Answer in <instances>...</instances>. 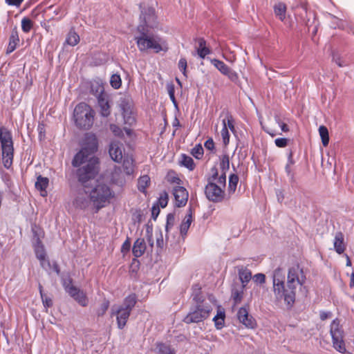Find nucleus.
<instances>
[{"mask_svg": "<svg viewBox=\"0 0 354 354\" xmlns=\"http://www.w3.org/2000/svg\"><path fill=\"white\" fill-rule=\"evenodd\" d=\"M109 99V97L108 94L104 96H101L97 99V103L100 108V113L103 117H108L111 113Z\"/></svg>", "mask_w": 354, "mask_h": 354, "instance_id": "f3484780", "label": "nucleus"}, {"mask_svg": "<svg viewBox=\"0 0 354 354\" xmlns=\"http://www.w3.org/2000/svg\"><path fill=\"white\" fill-rule=\"evenodd\" d=\"M147 250L146 243L144 239L139 238L133 243L132 252L136 257L142 256Z\"/></svg>", "mask_w": 354, "mask_h": 354, "instance_id": "a211bd4d", "label": "nucleus"}, {"mask_svg": "<svg viewBox=\"0 0 354 354\" xmlns=\"http://www.w3.org/2000/svg\"><path fill=\"white\" fill-rule=\"evenodd\" d=\"M330 315V313L329 312H324V311H322L320 313V319L322 320H325L327 318L329 317V316Z\"/></svg>", "mask_w": 354, "mask_h": 354, "instance_id": "774afa93", "label": "nucleus"}, {"mask_svg": "<svg viewBox=\"0 0 354 354\" xmlns=\"http://www.w3.org/2000/svg\"><path fill=\"white\" fill-rule=\"evenodd\" d=\"M33 248L35 252V255L39 260L44 259L46 257V251L44 249V246L43 245L41 241H40L39 237H35L33 239Z\"/></svg>", "mask_w": 354, "mask_h": 354, "instance_id": "412c9836", "label": "nucleus"}, {"mask_svg": "<svg viewBox=\"0 0 354 354\" xmlns=\"http://www.w3.org/2000/svg\"><path fill=\"white\" fill-rule=\"evenodd\" d=\"M334 348L341 353L346 352V345L344 341V331L339 325L337 319H334L330 324V329Z\"/></svg>", "mask_w": 354, "mask_h": 354, "instance_id": "9d476101", "label": "nucleus"}, {"mask_svg": "<svg viewBox=\"0 0 354 354\" xmlns=\"http://www.w3.org/2000/svg\"><path fill=\"white\" fill-rule=\"evenodd\" d=\"M180 164L183 166L189 169V170H193L195 167V165L192 158L185 154H183L181 156Z\"/></svg>", "mask_w": 354, "mask_h": 354, "instance_id": "2f4dec72", "label": "nucleus"}, {"mask_svg": "<svg viewBox=\"0 0 354 354\" xmlns=\"http://www.w3.org/2000/svg\"><path fill=\"white\" fill-rule=\"evenodd\" d=\"M333 245L335 250L338 254H342L344 252L346 246L344 241V235L341 232L335 234Z\"/></svg>", "mask_w": 354, "mask_h": 354, "instance_id": "4be33fe9", "label": "nucleus"}, {"mask_svg": "<svg viewBox=\"0 0 354 354\" xmlns=\"http://www.w3.org/2000/svg\"><path fill=\"white\" fill-rule=\"evenodd\" d=\"M147 11H148L147 15L144 16V20L146 24L149 23L151 20L153 19L154 12H155L154 9L152 8H148Z\"/></svg>", "mask_w": 354, "mask_h": 354, "instance_id": "864d4df0", "label": "nucleus"}, {"mask_svg": "<svg viewBox=\"0 0 354 354\" xmlns=\"http://www.w3.org/2000/svg\"><path fill=\"white\" fill-rule=\"evenodd\" d=\"M274 143L278 147H285L288 145V139L285 138H279L275 139Z\"/></svg>", "mask_w": 354, "mask_h": 354, "instance_id": "603ef678", "label": "nucleus"}, {"mask_svg": "<svg viewBox=\"0 0 354 354\" xmlns=\"http://www.w3.org/2000/svg\"><path fill=\"white\" fill-rule=\"evenodd\" d=\"M237 317L241 323L245 325L248 328H252L255 325L254 319L252 317H249L248 310L246 308H241L237 313Z\"/></svg>", "mask_w": 354, "mask_h": 354, "instance_id": "2eb2a0df", "label": "nucleus"}, {"mask_svg": "<svg viewBox=\"0 0 354 354\" xmlns=\"http://www.w3.org/2000/svg\"><path fill=\"white\" fill-rule=\"evenodd\" d=\"M168 93L174 106H177V102L174 96V88L172 85L168 86Z\"/></svg>", "mask_w": 354, "mask_h": 354, "instance_id": "13d9d810", "label": "nucleus"}, {"mask_svg": "<svg viewBox=\"0 0 354 354\" xmlns=\"http://www.w3.org/2000/svg\"><path fill=\"white\" fill-rule=\"evenodd\" d=\"M174 223V216L173 214H169L167 217V225H166V230L168 231L169 227L173 226Z\"/></svg>", "mask_w": 354, "mask_h": 354, "instance_id": "bf43d9fd", "label": "nucleus"}, {"mask_svg": "<svg viewBox=\"0 0 354 354\" xmlns=\"http://www.w3.org/2000/svg\"><path fill=\"white\" fill-rule=\"evenodd\" d=\"M160 213V208L158 206L153 205L151 208V216L156 220Z\"/></svg>", "mask_w": 354, "mask_h": 354, "instance_id": "e2e57ef3", "label": "nucleus"}, {"mask_svg": "<svg viewBox=\"0 0 354 354\" xmlns=\"http://www.w3.org/2000/svg\"><path fill=\"white\" fill-rule=\"evenodd\" d=\"M239 182V177L236 174H231L229 177V192L234 193Z\"/></svg>", "mask_w": 354, "mask_h": 354, "instance_id": "4c0bfd02", "label": "nucleus"}, {"mask_svg": "<svg viewBox=\"0 0 354 354\" xmlns=\"http://www.w3.org/2000/svg\"><path fill=\"white\" fill-rule=\"evenodd\" d=\"M196 41L198 44V46L196 48L197 54L201 59H204L211 51L209 48L206 46V41L203 38L196 39Z\"/></svg>", "mask_w": 354, "mask_h": 354, "instance_id": "5701e85b", "label": "nucleus"}, {"mask_svg": "<svg viewBox=\"0 0 354 354\" xmlns=\"http://www.w3.org/2000/svg\"><path fill=\"white\" fill-rule=\"evenodd\" d=\"M239 277L242 283L243 288L246 286V284L250 281L252 278V272L247 268H241L239 270Z\"/></svg>", "mask_w": 354, "mask_h": 354, "instance_id": "bb28decb", "label": "nucleus"}, {"mask_svg": "<svg viewBox=\"0 0 354 354\" xmlns=\"http://www.w3.org/2000/svg\"><path fill=\"white\" fill-rule=\"evenodd\" d=\"M205 147L209 150L213 149L214 148V143L213 140L210 138L206 140L205 142Z\"/></svg>", "mask_w": 354, "mask_h": 354, "instance_id": "338daca9", "label": "nucleus"}, {"mask_svg": "<svg viewBox=\"0 0 354 354\" xmlns=\"http://www.w3.org/2000/svg\"><path fill=\"white\" fill-rule=\"evenodd\" d=\"M225 311L223 309H218L217 310V314L213 318V321L214 322L215 327L217 329H221L224 326L225 322Z\"/></svg>", "mask_w": 354, "mask_h": 354, "instance_id": "cd10ccee", "label": "nucleus"}, {"mask_svg": "<svg viewBox=\"0 0 354 354\" xmlns=\"http://www.w3.org/2000/svg\"><path fill=\"white\" fill-rule=\"evenodd\" d=\"M39 261H40L41 266L44 269L47 270L51 268L50 263L48 259H46V257H44V259H42V260H39Z\"/></svg>", "mask_w": 354, "mask_h": 354, "instance_id": "052dcab7", "label": "nucleus"}, {"mask_svg": "<svg viewBox=\"0 0 354 354\" xmlns=\"http://www.w3.org/2000/svg\"><path fill=\"white\" fill-rule=\"evenodd\" d=\"M136 302V295H130L124 299L122 304L112 306L111 315L115 316L118 328H124Z\"/></svg>", "mask_w": 354, "mask_h": 354, "instance_id": "423d86ee", "label": "nucleus"}, {"mask_svg": "<svg viewBox=\"0 0 354 354\" xmlns=\"http://www.w3.org/2000/svg\"><path fill=\"white\" fill-rule=\"evenodd\" d=\"M223 129L221 131L223 142L225 145H227L230 142V133L226 126L225 120H223Z\"/></svg>", "mask_w": 354, "mask_h": 354, "instance_id": "58836bf2", "label": "nucleus"}, {"mask_svg": "<svg viewBox=\"0 0 354 354\" xmlns=\"http://www.w3.org/2000/svg\"><path fill=\"white\" fill-rule=\"evenodd\" d=\"M173 195L175 199V205L182 207L186 205L189 194L187 189L182 186H176L173 189Z\"/></svg>", "mask_w": 354, "mask_h": 354, "instance_id": "f8f14e48", "label": "nucleus"}, {"mask_svg": "<svg viewBox=\"0 0 354 354\" xmlns=\"http://www.w3.org/2000/svg\"><path fill=\"white\" fill-rule=\"evenodd\" d=\"M150 184V178L147 175H144L140 177L138 181V189L142 193L146 192L147 187Z\"/></svg>", "mask_w": 354, "mask_h": 354, "instance_id": "7c9ffc66", "label": "nucleus"}, {"mask_svg": "<svg viewBox=\"0 0 354 354\" xmlns=\"http://www.w3.org/2000/svg\"><path fill=\"white\" fill-rule=\"evenodd\" d=\"M294 165H295V160H293L292 152L290 151L288 153L287 163L285 166V171H286V173L288 177L289 178V180L290 183H294L295 181V171L293 169Z\"/></svg>", "mask_w": 354, "mask_h": 354, "instance_id": "6ab92c4d", "label": "nucleus"}, {"mask_svg": "<svg viewBox=\"0 0 354 354\" xmlns=\"http://www.w3.org/2000/svg\"><path fill=\"white\" fill-rule=\"evenodd\" d=\"M123 145L118 141H112L109 146V153L111 159L120 162L123 158Z\"/></svg>", "mask_w": 354, "mask_h": 354, "instance_id": "ddd939ff", "label": "nucleus"}, {"mask_svg": "<svg viewBox=\"0 0 354 354\" xmlns=\"http://www.w3.org/2000/svg\"><path fill=\"white\" fill-rule=\"evenodd\" d=\"M203 148L201 145H196L191 151V153L197 159H201L203 155Z\"/></svg>", "mask_w": 354, "mask_h": 354, "instance_id": "c03bdc74", "label": "nucleus"}, {"mask_svg": "<svg viewBox=\"0 0 354 354\" xmlns=\"http://www.w3.org/2000/svg\"><path fill=\"white\" fill-rule=\"evenodd\" d=\"M48 178L46 177H42L39 176L37 178L35 183V187L41 192V196H46L47 194L46 188L48 185Z\"/></svg>", "mask_w": 354, "mask_h": 354, "instance_id": "393cba45", "label": "nucleus"}, {"mask_svg": "<svg viewBox=\"0 0 354 354\" xmlns=\"http://www.w3.org/2000/svg\"><path fill=\"white\" fill-rule=\"evenodd\" d=\"M41 298L42 300L43 305L45 308H47L52 306L53 301L50 297H47L46 295H42Z\"/></svg>", "mask_w": 354, "mask_h": 354, "instance_id": "4d7b16f0", "label": "nucleus"}, {"mask_svg": "<svg viewBox=\"0 0 354 354\" xmlns=\"http://www.w3.org/2000/svg\"><path fill=\"white\" fill-rule=\"evenodd\" d=\"M275 15L281 20L283 21L286 18V6L283 3H278L274 6Z\"/></svg>", "mask_w": 354, "mask_h": 354, "instance_id": "c85d7f7f", "label": "nucleus"}, {"mask_svg": "<svg viewBox=\"0 0 354 354\" xmlns=\"http://www.w3.org/2000/svg\"><path fill=\"white\" fill-rule=\"evenodd\" d=\"M79 35L73 30H71L67 35L65 43L69 46H75L79 43Z\"/></svg>", "mask_w": 354, "mask_h": 354, "instance_id": "c756f323", "label": "nucleus"}, {"mask_svg": "<svg viewBox=\"0 0 354 354\" xmlns=\"http://www.w3.org/2000/svg\"><path fill=\"white\" fill-rule=\"evenodd\" d=\"M94 115L93 109L84 102L79 103L74 109L75 122L80 129H88L93 124Z\"/></svg>", "mask_w": 354, "mask_h": 354, "instance_id": "1a4fd4ad", "label": "nucleus"}, {"mask_svg": "<svg viewBox=\"0 0 354 354\" xmlns=\"http://www.w3.org/2000/svg\"><path fill=\"white\" fill-rule=\"evenodd\" d=\"M110 84L113 88L118 89L121 86L122 80L119 75L113 74L110 79Z\"/></svg>", "mask_w": 354, "mask_h": 354, "instance_id": "37998d69", "label": "nucleus"}, {"mask_svg": "<svg viewBox=\"0 0 354 354\" xmlns=\"http://www.w3.org/2000/svg\"><path fill=\"white\" fill-rule=\"evenodd\" d=\"M284 279L283 270L280 268L275 269L272 274V291L276 303L283 301L287 307L290 308L295 301L296 289L299 286H304L306 277L302 269L295 266L288 270L286 286Z\"/></svg>", "mask_w": 354, "mask_h": 354, "instance_id": "f03ea898", "label": "nucleus"}, {"mask_svg": "<svg viewBox=\"0 0 354 354\" xmlns=\"http://www.w3.org/2000/svg\"><path fill=\"white\" fill-rule=\"evenodd\" d=\"M89 196L95 212H97L110 203V201L114 198L115 194L108 185L99 183L91 189Z\"/></svg>", "mask_w": 354, "mask_h": 354, "instance_id": "6e6552de", "label": "nucleus"}, {"mask_svg": "<svg viewBox=\"0 0 354 354\" xmlns=\"http://www.w3.org/2000/svg\"><path fill=\"white\" fill-rule=\"evenodd\" d=\"M178 68L183 72V75H186L187 60L185 58H181L178 62Z\"/></svg>", "mask_w": 354, "mask_h": 354, "instance_id": "5fc2aeb1", "label": "nucleus"}, {"mask_svg": "<svg viewBox=\"0 0 354 354\" xmlns=\"http://www.w3.org/2000/svg\"><path fill=\"white\" fill-rule=\"evenodd\" d=\"M0 146L3 166L10 169L13 162L14 143L12 133L5 127H0Z\"/></svg>", "mask_w": 354, "mask_h": 354, "instance_id": "0eeeda50", "label": "nucleus"}, {"mask_svg": "<svg viewBox=\"0 0 354 354\" xmlns=\"http://www.w3.org/2000/svg\"><path fill=\"white\" fill-rule=\"evenodd\" d=\"M62 286L67 293H69V290L75 287L72 284V279L70 277L62 279Z\"/></svg>", "mask_w": 354, "mask_h": 354, "instance_id": "49530a36", "label": "nucleus"}, {"mask_svg": "<svg viewBox=\"0 0 354 354\" xmlns=\"http://www.w3.org/2000/svg\"><path fill=\"white\" fill-rule=\"evenodd\" d=\"M210 62L223 75L227 76L231 80L237 79V74L223 62L217 59H210Z\"/></svg>", "mask_w": 354, "mask_h": 354, "instance_id": "4468645a", "label": "nucleus"}, {"mask_svg": "<svg viewBox=\"0 0 354 354\" xmlns=\"http://www.w3.org/2000/svg\"><path fill=\"white\" fill-rule=\"evenodd\" d=\"M131 248V242L129 239H127L122 245V252H126L130 250Z\"/></svg>", "mask_w": 354, "mask_h": 354, "instance_id": "69168bd1", "label": "nucleus"}, {"mask_svg": "<svg viewBox=\"0 0 354 354\" xmlns=\"http://www.w3.org/2000/svg\"><path fill=\"white\" fill-rule=\"evenodd\" d=\"M218 170L214 167L212 169V176L208 178L205 194L207 198L214 203L221 202L225 196L224 189L226 185V176L221 174L218 177Z\"/></svg>", "mask_w": 354, "mask_h": 354, "instance_id": "20e7f679", "label": "nucleus"}, {"mask_svg": "<svg viewBox=\"0 0 354 354\" xmlns=\"http://www.w3.org/2000/svg\"><path fill=\"white\" fill-rule=\"evenodd\" d=\"M124 172L127 175H131L133 172V163L132 159L124 160L122 164Z\"/></svg>", "mask_w": 354, "mask_h": 354, "instance_id": "a19ab883", "label": "nucleus"}, {"mask_svg": "<svg viewBox=\"0 0 354 354\" xmlns=\"http://www.w3.org/2000/svg\"><path fill=\"white\" fill-rule=\"evenodd\" d=\"M91 201L89 194L84 189H80L75 196L73 203L78 209H85L88 207Z\"/></svg>", "mask_w": 354, "mask_h": 354, "instance_id": "9b49d317", "label": "nucleus"}, {"mask_svg": "<svg viewBox=\"0 0 354 354\" xmlns=\"http://www.w3.org/2000/svg\"><path fill=\"white\" fill-rule=\"evenodd\" d=\"M192 222V209L191 207L187 211V214L185 216L180 226V234L183 236L187 233V231Z\"/></svg>", "mask_w": 354, "mask_h": 354, "instance_id": "aec40b11", "label": "nucleus"}, {"mask_svg": "<svg viewBox=\"0 0 354 354\" xmlns=\"http://www.w3.org/2000/svg\"><path fill=\"white\" fill-rule=\"evenodd\" d=\"M109 307V301L108 300H104L101 304L100 308L97 310V316L100 317L104 315Z\"/></svg>", "mask_w": 354, "mask_h": 354, "instance_id": "a18cd8bd", "label": "nucleus"}, {"mask_svg": "<svg viewBox=\"0 0 354 354\" xmlns=\"http://www.w3.org/2000/svg\"><path fill=\"white\" fill-rule=\"evenodd\" d=\"M276 122L280 127L282 131L287 132L289 131V128L288 127L287 124L282 122L279 118H276Z\"/></svg>", "mask_w": 354, "mask_h": 354, "instance_id": "0e129e2a", "label": "nucleus"}, {"mask_svg": "<svg viewBox=\"0 0 354 354\" xmlns=\"http://www.w3.org/2000/svg\"><path fill=\"white\" fill-rule=\"evenodd\" d=\"M97 147L96 136L92 133H86L81 149L72 160L73 167L77 168L75 176L84 187H86L91 180L95 179L100 171L99 158L95 156Z\"/></svg>", "mask_w": 354, "mask_h": 354, "instance_id": "f257e3e1", "label": "nucleus"}, {"mask_svg": "<svg viewBox=\"0 0 354 354\" xmlns=\"http://www.w3.org/2000/svg\"><path fill=\"white\" fill-rule=\"evenodd\" d=\"M169 201V196L168 194L166 192H163L160 194L158 202H157V206H160L161 207L164 208L167 205Z\"/></svg>", "mask_w": 354, "mask_h": 354, "instance_id": "79ce46f5", "label": "nucleus"}, {"mask_svg": "<svg viewBox=\"0 0 354 354\" xmlns=\"http://www.w3.org/2000/svg\"><path fill=\"white\" fill-rule=\"evenodd\" d=\"M24 0H5V2L11 6L19 7Z\"/></svg>", "mask_w": 354, "mask_h": 354, "instance_id": "680f3d73", "label": "nucleus"}, {"mask_svg": "<svg viewBox=\"0 0 354 354\" xmlns=\"http://www.w3.org/2000/svg\"><path fill=\"white\" fill-rule=\"evenodd\" d=\"M226 121L227 128L230 129L232 132L234 131V119L231 115H227L226 118L224 119Z\"/></svg>", "mask_w": 354, "mask_h": 354, "instance_id": "8fccbe9b", "label": "nucleus"}, {"mask_svg": "<svg viewBox=\"0 0 354 354\" xmlns=\"http://www.w3.org/2000/svg\"><path fill=\"white\" fill-rule=\"evenodd\" d=\"M253 281L257 283L263 284L266 282V276L264 274L258 273L253 276Z\"/></svg>", "mask_w": 354, "mask_h": 354, "instance_id": "3c124183", "label": "nucleus"}, {"mask_svg": "<svg viewBox=\"0 0 354 354\" xmlns=\"http://www.w3.org/2000/svg\"><path fill=\"white\" fill-rule=\"evenodd\" d=\"M220 167L223 171L222 174H225L230 169V158L227 154H223L220 157Z\"/></svg>", "mask_w": 354, "mask_h": 354, "instance_id": "72a5a7b5", "label": "nucleus"}, {"mask_svg": "<svg viewBox=\"0 0 354 354\" xmlns=\"http://www.w3.org/2000/svg\"><path fill=\"white\" fill-rule=\"evenodd\" d=\"M192 297L193 300L196 302V306L184 318L183 321L186 324L201 322L207 319L212 310L209 303L202 299L200 288L194 291Z\"/></svg>", "mask_w": 354, "mask_h": 354, "instance_id": "39448f33", "label": "nucleus"}, {"mask_svg": "<svg viewBox=\"0 0 354 354\" xmlns=\"http://www.w3.org/2000/svg\"><path fill=\"white\" fill-rule=\"evenodd\" d=\"M130 99L131 98L127 96L120 98L119 106L124 115V118H125L126 115L130 113L131 111V102Z\"/></svg>", "mask_w": 354, "mask_h": 354, "instance_id": "a878e982", "label": "nucleus"}, {"mask_svg": "<svg viewBox=\"0 0 354 354\" xmlns=\"http://www.w3.org/2000/svg\"><path fill=\"white\" fill-rule=\"evenodd\" d=\"M245 288L243 286L239 289H233L232 292V297L234 301L235 304H239L243 295V290Z\"/></svg>", "mask_w": 354, "mask_h": 354, "instance_id": "f704fd0d", "label": "nucleus"}, {"mask_svg": "<svg viewBox=\"0 0 354 354\" xmlns=\"http://www.w3.org/2000/svg\"><path fill=\"white\" fill-rule=\"evenodd\" d=\"M333 61L339 67H344L347 65V63L342 60L338 55H334L333 57Z\"/></svg>", "mask_w": 354, "mask_h": 354, "instance_id": "6e6d98bb", "label": "nucleus"}, {"mask_svg": "<svg viewBox=\"0 0 354 354\" xmlns=\"http://www.w3.org/2000/svg\"><path fill=\"white\" fill-rule=\"evenodd\" d=\"M138 32L139 35L135 36L134 39L140 51L145 52L151 49L158 53L168 50L169 47L166 40L158 35L149 33L145 26H138Z\"/></svg>", "mask_w": 354, "mask_h": 354, "instance_id": "7ed1b4c3", "label": "nucleus"}, {"mask_svg": "<svg viewBox=\"0 0 354 354\" xmlns=\"http://www.w3.org/2000/svg\"><path fill=\"white\" fill-rule=\"evenodd\" d=\"M110 129L115 136L122 137L123 136V129L116 124H111Z\"/></svg>", "mask_w": 354, "mask_h": 354, "instance_id": "09e8293b", "label": "nucleus"}, {"mask_svg": "<svg viewBox=\"0 0 354 354\" xmlns=\"http://www.w3.org/2000/svg\"><path fill=\"white\" fill-rule=\"evenodd\" d=\"M68 294L82 306H86L88 305V300L85 292L77 287L69 290Z\"/></svg>", "mask_w": 354, "mask_h": 354, "instance_id": "dca6fc26", "label": "nucleus"}, {"mask_svg": "<svg viewBox=\"0 0 354 354\" xmlns=\"http://www.w3.org/2000/svg\"><path fill=\"white\" fill-rule=\"evenodd\" d=\"M19 38L17 34H12L10 37V41L7 48V53H10L15 50Z\"/></svg>", "mask_w": 354, "mask_h": 354, "instance_id": "e433bc0d", "label": "nucleus"}, {"mask_svg": "<svg viewBox=\"0 0 354 354\" xmlns=\"http://www.w3.org/2000/svg\"><path fill=\"white\" fill-rule=\"evenodd\" d=\"M33 26V22L28 17H24L21 19V29L22 30L28 33L30 31Z\"/></svg>", "mask_w": 354, "mask_h": 354, "instance_id": "ea45409f", "label": "nucleus"}, {"mask_svg": "<svg viewBox=\"0 0 354 354\" xmlns=\"http://www.w3.org/2000/svg\"><path fill=\"white\" fill-rule=\"evenodd\" d=\"M156 246L160 249L162 250L164 248V240L163 236L161 231H159L158 232H156Z\"/></svg>", "mask_w": 354, "mask_h": 354, "instance_id": "de8ad7c7", "label": "nucleus"}, {"mask_svg": "<svg viewBox=\"0 0 354 354\" xmlns=\"http://www.w3.org/2000/svg\"><path fill=\"white\" fill-rule=\"evenodd\" d=\"M91 93L98 99L101 96L107 95L102 83L94 81L91 83Z\"/></svg>", "mask_w": 354, "mask_h": 354, "instance_id": "b1692460", "label": "nucleus"}, {"mask_svg": "<svg viewBox=\"0 0 354 354\" xmlns=\"http://www.w3.org/2000/svg\"><path fill=\"white\" fill-rule=\"evenodd\" d=\"M156 349L160 354H175V351L169 345L162 343H158Z\"/></svg>", "mask_w": 354, "mask_h": 354, "instance_id": "c9c22d12", "label": "nucleus"}, {"mask_svg": "<svg viewBox=\"0 0 354 354\" xmlns=\"http://www.w3.org/2000/svg\"><path fill=\"white\" fill-rule=\"evenodd\" d=\"M319 133L322 139V144L326 147L329 142V136L328 129L325 126H320L319 127Z\"/></svg>", "mask_w": 354, "mask_h": 354, "instance_id": "473e14b6", "label": "nucleus"}]
</instances>
